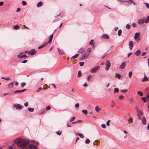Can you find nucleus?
Instances as JSON below:
<instances>
[{
	"instance_id": "54",
	"label": "nucleus",
	"mask_w": 149,
	"mask_h": 149,
	"mask_svg": "<svg viewBox=\"0 0 149 149\" xmlns=\"http://www.w3.org/2000/svg\"><path fill=\"white\" fill-rule=\"evenodd\" d=\"M42 88L41 87H40L36 91L37 92H38L42 90Z\"/></svg>"
},
{
	"instance_id": "3",
	"label": "nucleus",
	"mask_w": 149,
	"mask_h": 149,
	"mask_svg": "<svg viewBox=\"0 0 149 149\" xmlns=\"http://www.w3.org/2000/svg\"><path fill=\"white\" fill-rule=\"evenodd\" d=\"M14 107L16 108V109L20 110L22 109L23 107L22 106L17 104H15L14 105Z\"/></svg>"
},
{
	"instance_id": "7",
	"label": "nucleus",
	"mask_w": 149,
	"mask_h": 149,
	"mask_svg": "<svg viewBox=\"0 0 149 149\" xmlns=\"http://www.w3.org/2000/svg\"><path fill=\"white\" fill-rule=\"evenodd\" d=\"M34 49H32L29 51V54L31 55H34L36 52Z\"/></svg>"
},
{
	"instance_id": "26",
	"label": "nucleus",
	"mask_w": 149,
	"mask_h": 149,
	"mask_svg": "<svg viewBox=\"0 0 149 149\" xmlns=\"http://www.w3.org/2000/svg\"><path fill=\"white\" fill-rule=\"evenodd\" d=\"M137 94L139 95L140 96H142L143 95V93L141 92V91H139L137 92Z\"/></svg>"
},
{
	"instance_id": "6",
	"label": "nucleus",
	"mask_w": 149,
	"mask_h": 149,
	"mask_svg": "<svg viewBox=\"0 0 149 149\" xmlns=\"http://www.w3.org/2000/svg\"><path fill=\"white\" fill-rule=\"evenodd\" d=\"M139 112H137V116L138 119L139 120H140L141 118V116L143 114L141 111H139Z\"/></svg>"
},
{
	"instance_id": "12",
	"label": "nucleus",
	"mask_w": 149,
	"mask_h": 149,
	"mask_svg": "<svg viewBox=\"0 0 149 149\" xmlns=\"http://www.w3.org/2000/svg\"><path fill=\"white\" fill-rule=\"evenodd\" d=\"M144 23V19H139L138 22V23L139 24H142Z\"/></svg>"
},
{
	"instance_id": "18",
	"label": "nucleus",
	"mask_w": 149,
	"mask_h": 149,
	"mask_svg": "<svg viewBox=\"0 0 149 149\" xmlns=\"http://www.w3.org/2000/svg\"><path fill=\"white\" fill-rule=\"evenodd\" d=\"M26 90V89H23L21 90H17L16 91H15L14 92V93H21V92H24Z\"/></svg>"
},
{
	"instance_id": "35",
	"label": "nucleus",
	"mask_w": 149,
	"mask_h": 149,
	"mask_svg": "<svg viewBox=\"0 0 149 149\" xmlns=\"http://www.w3.org/2000/svg\"><path fill=\"white\" fill-rule=\"evenodd\" d=\"M90 142V141L88 139H87L85 141V143L86 144H88Z\"/></svg>"
},
{
	"instance_id": "21",
	"label": "nucleus",
	"mask_w": 149,
	"mask_h": 149,
	"mask_svg": "<svg viewBox=\"0 0 149 149\" xmlns=\"http://www.w3.org/2000/svg\"><path fill=\"white\" fill-rule=\"evenodd\" d=\"M13 85L14 83L13 82H12L8 84V87L9 88H12L13 86Z\"/></svg>"
},
{
	"instance_id": "27",
	"label": "nucleus",
	"mask_w": 149,
	"mask_h": 149,
	"mask_svg": "<svg viewBox=\"0 0 149 149\" xmlns=\"http://www.w3.org/2000/svg\"><path fill=\"white\" fill-rule=\"evenodd\" d=\"M120 91L123 93H126L128 91V90L127 89H123L121 90Z\"/></svg>"
},
{
	"instance_id": "10",
	"label": "nucleus",
	"mask_w": 149,
	"mask_h": 149,
	"mask_svg": "<svg viewBox=\"0 0 149 149\" xmlns=\"http://www.w3.org/2000/svg\"><path fill=\"white\" fill-rule=\"evenodd\" d=\"M47 44H48L47 42L45 43H44L42 45L39 46L38 47V49H41V48H42L45 47L46 45H47Z\"/></svg>"
},
{
	"instance_id": "63",
	"label": "nucleus",
	"mask_w": 149,
	"mask_h": 149,
	"mask_svg": "<svg viewBox=\"0 0 149 149\" xmlns=\"http://www.w3.org/2000/svg\"><path fill=\"white\" fill-rule=\"evenodd\" d=\"M80 65H84V62H80L79 63Z\"/></svg>"
},
{
	"instance_id": "34",
	"label": "nucleus",
	"mask_w": 149,
	"mask_h": 149,
	"mask_svg": "<svg viewBox=\"0 0 149 149\" xmlns=\"http://www.w3.org/2000/svg\"><path fill=\"white\" fill-rule=\"evenodd\" d=\"M82 112L84 114L86 115L88 113V111L86 110H83L82 111Z\"/></svg>"
},
{
	"instance_id": "28",
	"label": "nucleus",
	"mask_w": 149,
	"mask_h": 149,
	"mask_svg": "<svg viewBox=\"0 0 149 149\" xmlns=\"http://www.w3.org/2000/svg\"><path fill=\"white\" fill-rule=\"evenodd\" d=\"M57 49L58 50V53L60 54H64V53H63L59 48H57Z\"/></svg>"
},
{
	"instance_id": "14",
	"label": "nucleus",
	"mask_w": 149,
	"mask_h": 149,
	"mask_svg": "<svg viewBox=\"0 0 149 149\" xmlns=\"http://www.w3.org/2000/svg\"><path fill=\"white\" fill-rule=\"evenodd\" d=\"M148 81V79L147 78V77L145 75L143 79L141 80L143 82L147 81Z\"/></svg>"
},
{
	"instance_id": "57",
	"label": "nucleus",
	"mask_w": 149,
	"mask_h": 149,
	"mask_svg": "<svg viewBox=\"0 0 149 149\" xmlns=\"http://www.w3.org/2000/svg\"><path fill=\"white\" fill-rule=\"evenodd\" d=\"M146 6L148 8H149V4L148 3H146Z\"/></svg>"
},
{
	"instance_id": "58",
	"label": "nucleus",
	"mask_w": 149,
	"mask_h": 149,
	"mask_svg": "<svg viewBox=\"0 0 149 149\" xmlns=\"http://www.w3.org/2000/svg\"><path fill=\"white\" fill-rule=\"evenodd\" d=\"M27 62V60H24L23 61H22L21 62V63H26Z\"/></svg>"
},
{
	"instance_id": "38",
	"label": "nucleus",
	"mask_w": 149,
	"mask_h": 149,
	"mask_svg": "<svg viewBox=\"0 0 149 149\" xmlns=\"http://www.w3.org/2000/svg\"><path fill=\"white\" fill-rule=\"evenodd\" d=\"M22 4L24 6L26 5L27 4L26 2L25 1H22Z\"/></svg>"
},
{
	"instance_id": "44",
	"label": "nucleus",
	"mask_w": 149,
	"mask_h": 149,
	"mask_svg": "<svg viewBox=\"0 0 149 149\" xmlns=\"http://www.w3.org/2000/svg\"><path fill=\"white\" fill-rule=\"evenodd\" d=\"M119 2H127L126 0H117Z\"/></svg>"
},
{
	"instance_id": "47",
	"label": "nucleus",
	"mask_w": 149,
	"mask_h": 149,
	"mask_svg": "<svg viewBox=\"0 0 149 149\" xmlns=\"http://www.w3.org/2000/svg\"><path fill=\"white\" fill-rule=\"evenodd\" d=\"M119 98L120 100H122L124 98V96L123 95H120L119 96Z\"/></svg>"
},
{
	"instance_id": "15",
	"label": "nucleus",
	"mask_w": 149,
	"mask_h": 149,
	"mask_svg": "<svg viewBox=\"0 0 149 149\" xmlns=\"http://www.w3.org/2000/svg\"><path fill=\"white\" fill-rule=\"evenodd\" d=\"M95 110V111L98 113H99L100 111L101 110V109L99 108L98 106H96Z\"/></svg>"
},
{
	"instance_id": "30",
	"label": "nucleus",
	"mask_w": 149,
	"mask_h": 149,
	"mask_svg": "<svg viewBox=\"0 0 149 149\" xmlns=\"http://www.w3.org/2000/svg\"><path fill=\"white\" fill-rule=\"evenodd\" d=\"M20 27L17 24L15 25L14 27L13 28L15 29H17Z\"/></svg>"
},
{
	"instance_id": "49",
	"label": "nucleus",
	"mask_w": 149,
	"mask_h": 149,
	"mask_svg": "<svg viewBox=\"0 0 149 149\" xmlns=\"http://www.w3.org/2000/svg\"><path fill=\"white\" fill-rule=\"evenodd\" d=\"M101 126L102 128H106V125L105 124H102Z\"/></svg>"
},
{
	"instance_id": "52",
	"label": "nucleus",
	"mask_w": 149,
	"mask_h": 149,
	"mask_svg": "<svg viewBox=\"0 0 149 149\" xmlns=\"http://www.w3.org/2000/svg\"><path fill=\"white\" fill-rule=\"evenodd\" d=\"M93 40H91L90 41V42L89 43V44L90 45H92L93 44Z\"/></svg>"
},
{
	"instance_id": "55",
	"label": "nucleus",
	"mask_w": 149,
	"mask_h": 149,
	"mask_svg": "<svg viewBox=\"0 0 149 149\" xmlns=\"http://www.w3.org/2000/svg\"><path fill=\"white\" fill-rule=\"evenodd\" d=\"M24 105L26 107H27L28 106V102H26L25 103H24Z\"/></svg>"
},
{
	"instance_id": "39",
	"label": "nucleus",
	"mask_w": 149,
	"mask_h": 149,
	"mask_svg": "<svg viewBox=\"0 0 149 149\" xmlns=\"http://www.w3.org/2000/svg\"><path fill=\"white\" fill-rule=\"evenodd\" d=\"M135 109L136 110V111L137 112H139V111H141L140 110H139V107L137 106H136V107H135Z\"/></svg>"
},
{
	"instance_id": "17",
	"label": "nucleus",
	"mask_w": 149,
	"mask_h": 149,
	"mask_svg": "<svg viewBox=\"0 0 149 149\" xmlns=\"http://www.w3.org/2000/svg\"><path fill=\"white\" fill-rule=\"evenodd\" d=\"M84 51V49L83 48H81L78 50V52L80 53H82Z\"/></svg>"
},
{
	"instance_id": "19",
	"label": "nucleus",
	"mask_w": 149,
	"mask_h": 149,
	"mask_svg": "<svg viewBox=\"0 0 149 149\" xmlns=\"http://www.w3.org/2000/svg\"><path fill=\"white\" fill-rule=\"evenodd\" d=\"M141 51L140 50H137L136 52H135V54L136 56H139L141 54Z\"/></svg>"
},
{
	"instance_id": "36",
	"label": "nucleus",
	"mask_w": 149,
	"mask_h": 149,
	"mask_svg": "<svg viewBox=\"0 0 149 149\" xmlns=\"http://www.w3.org/2000/svg\"><path fill=\"white\" fill-rule=\"evenodd\" d=\"M77 134L81 138H83L84 137V136L82 134L79 133L78 134Z\"/></svg>"
},
{
	"instance_id": "51",
	"label": "nucleus",
	"mask_w": 149,
	"mask_h": 149,
	"mask_svg": "<svg viewBox=\"0 0 149 149\" xmlns=\"http://www.w3.org/2000/svg\"><path fill=\"white\" fill-rule=\"evenodd\" d=\"M110 66H106V68H105V70H108L109 69Z\"/></svg>"
},
{
	"instance_id": "62",
	"label": "nucleus",
	"mask_w": 149,
	"mask_h": 149,
	"mask_svg": "<svg viewBox=\"0 0 149 149\" xmlns=\"http://www.w3.org/2000/svg\"><path fill=\"white\" fill-rule=\"evenodd\" d=\"M20 8H18L16 10V12H19L20 11Z\"/></svg>"
},
{
	"instance_id": "16",
	"label": "nucleus",
	"mask_w": 149,
	"mask_h": 149,
	"mask_svg": "<svg viewBox=\"0 0 149 149\" xmlns=\"http://www.w3.org/2000/svg\"><path fill=\"white\" fill-rule=\"evenodd\" d=\"M53 35L52 34L49 36V41H48V42L49 43H50L51 42V41H52V40L53 38Z\"/></svg>"
},
{
	"instance_id": "46",
	"label": "nucleus",
	"mask_w": 149,
	"mask_h": 149,
	"mask_svg": "<svg viewBox=\"0 0 149 149\" xmlns=\"http://www.w3.org/2000/svg\"><path fill=\"white\" fill-rule=\"evenodd\" d=\"M141 99L142 100H143L144 102H146V99L145 97H141Z\"/></svg>"
},
{
	"instance_id": "40",
	"label": "nucleus",
	"mask_w": 149,
	"mask_h": 149,
	"mask_svg": "<svg viewBox=\"0 0 149 149\" xmlns=\"http://www.w3.org/2000/svg\"><path fill=\"white\" fill-rule=\"evenodd\" d=\"M132 75V71L130 72H129V74H128L129 77H130V78H131V77Z\"/></svg>"
},
{
	"instance_id": "4",
	"label": "nucleus",
	"mask_w": 149,
	"mask_h": 149,
	"mask_svg": "<svg viewBox=\"0 0 149 149\" xmlns=\"http://www.w3.org/2000/svg\"><path fill=\"white\" fill-rule=\"evenodd\" d=\"M139 35V33H136L134 35V38L137 41H139L140 40V38H138V37Z\"/></svg>"
},
{
	"instance_id": "25",
	"label": "nucleus",
	"mask_w": 149,
	"mask_h": 149,
	"mask_svg": "<svg viewBox=\"0 0 149 149\" xmlns=\"http://www.w3.org/2000/svg\"><path fill=\"white\" fill-rule=\"evenodd\" d=\"M1 78L2 79H4L5 80H6L7 81H8V80L10 81L11 80V79L9 78H6V77H2Z\"/></svg>"
},
{
	"instance_id": "59",
	"label": "nucleus",
	"mask_w": 149,
	"mask_h": 149,
	"mask_svg": "<svg viewBox=\"0 0 149 149\" xmlns=\"http://www.w3.org/2000/svg\"><path fill=\"white\" fill-rule=\"evenodd\" d=\"M132 25L134 27H136V24L134 23H133L132 24Z\"/></svg>"
},
{
	"instance_id": "45",
	"label": "nucleus",
	"mask_w": 149,
	"mask_h": 149,
	"mask_svg": "<svg viewBox=\"0 0 149 149\" xmlns=\"http://www.w3.org/2000/svg\"><path fill=\"white\" fill-rule=\"evenodd\" d=\"M126 28L127 29H129L130 28V25L129 24H127L126 26Z\"/></svg>"
},
{
	"instance_id": "31",
	"label": "nucleus",
	"mask_w": 149,
	"mask_h": 149,
	"mask_svg": "<svg viewBox=\"0 0 149 149\" xmlns=\"http://www.w3.org/2000/svg\"><path fill=\"white\" fill-rule=\"evenodd\" d=\"M111 63L109 61L107 60L106 62L105 65H110Z\"/></svg>"
},
{
	"instance_id": "50",
	"label": "nucleus",
	"mask_w": 149,
	"mask_h": 149,
	"mask_svg": "<svg viewBox=\"0 0 149 149\" xmlns=\"http://www.w3.org/2000/svg\"><path fill=\"white\" fill-rule=\"evenodd\" d=\"M75 118V117L74 116L72 117L70 119V121L72 122L73 121Z\"/></svg>"
},
{
	"instance_id": "2",
	"label": "nucleus",
	"mask_w": 149,
	"mask_h": 149,
	"mask_svg": "<svg viewBox=\"0 0 149 149\" xmlns=\"http://www.w3.org/2000/svg\"><path fill=\"white\" fill-rule=\"evenodd\" d=\"M89 55V53H85L82 56V57H81L80 58L81 60H83L84 59H85L87 58L88 57V56Z\"/></svg>"
},
{
	"instance_id": "60",
	"label": "nucleus",
	"mask_w": 149,
	"mask_h": 149,
	"mask_svg": "<svg viewBox=\"0 0 149 149\" xmlns=\"http://www.w3.org/2000/svg\"><path fill=\"white\" fill-rule=\"evenodd\" d=\"M129 1L128 2L129 3V4H131L132 2H133V1L132 0H129Z\"/></svg>"
},
{
	"instance_id": "42",
	"label": "nucleus",
	"mask_w": 149,
	"mask_h": 149,
	"mask_svg": "<svg viewBox=\"0 0 149 149\" xmlns=\"http://www.w3.org/2000/svg\"><path fill=\"white\" fill-rule=\"evenodd\" d=\"M50 109L51 107L49 106H47L45 108V109L47 111L49 110Z\"/></svg>"
},
{
	"instance_id": "33",
	"label": "nucleus",
	"mask_w": 149,
	"mask_h": 149,
	"mask_svg": "<svg viewBox=\"0 0 149 149\" xmlns=\"http://www.w3.org/2000/svg\"><path fill=\"white\" fill-rule=\"evenodd\" d=\"M79 55V54H76L75 55L73 56L71 58H77L78 56Z\"/></svg>"
},
{
	"instance_id": "5",
	"label": "nucleus",
	"mask_w": 149,
	"mask_h": 149,
	"mask_svg": "<svg viewBox=\"0 0 149 149\" xmlns=\"http://www.w3.org/2000/svg\"><path fill=\"white\" fill-rule=\"evenodd\" d=\"M101 38L102 39H109V36L107 34H103L102 36L101 37Z\"/></svg>"
},
{
	"instance_id": "64",
	"label": "nucleus",
	"mask_w": 149,
	"mask_h": 149,
	"mask_svg": "<svg viewBox=\"0 0 149 149\" xmlns=\"http://www.w3.org/2000/svg\"><path fill=\"white\" fill-rule=\"evenodd\" d=\"M56 133L58 135H60L61 134V132H59V131H58V132H56Z\"/></svg>"
},
{
	"instance_id": "29",
	"label": "nucleus",
	"mask_w": 149,
	"mask_h": 149,
	"mask_svg": "<svg viewBox=\"0 0 149 149\" xmlns=\"http://www.w3.org/2000/svg\"><path fill=\"white\" fill-rule=\"evenodd\" d=\"M122 33V30L121 29H120L118 31V35L119 36H121Z\"/></svg>"
},
{
	"instance_id": "23",
	"label": "nucleus",
	"mask_w": 149,
	"mask_h": 149,
	"mask_svg": "<svg viewBox=\"0 0 149 149\" xmlns=\"http://www.w3.org/2000/svg\"><path fill=\"white\" fill-rule=\"evenodd\" d=\"M119 91V89L117 88H115L114 89V93H115L116 92L118 93Z\"/></svg>"
},
{
	"instance_id": "20",
	"label": "nucleus",
	"mask_w": 149,
	"mask_h": 149,
	"mask_svg": "<svg viewBox=\"0 0 149 149\" xmlns=\"http://www.w3.org/2000/svg\"><path fill=\"white\" fill-rule=\"evenodd\" d=\"M121 75L120 74L118 73H116L115 76V78H118V79H120V78Z\"/></svg>"
},
{
	"instance_id": "48",
	"label": "nucleus",
	"mask_w": 149,
	"mask_h": 149,
	"mask_svg": "<svg viewBox=\"0 0 149 149\" xmlns=\"http://www.w3.org/2000/svg\"><path fill=\"white\" fill-rule=\"evenodd\" d=\"M125 66H120L119 68L120 69H123L125 67Z\"/></svg>"
},
{
	"instance_id": "22",
	"label": "nucleus",
	"mask_w": 149,
	"mask_h": 149,
	"mask_svg": "<svg viewBox=\"0 0 149 149\" xmlns=\"http://www.w3.org/2000/svg\"><path fill=\"white\" fill-rule=\"evenodd\" d=\"M42 4V1H40L38 2L37 5V6L38 7H39L41 6Z\"/></svg>"
},
{
	"instance_id": "41",
	"label": "nucleus",
	"mask_w": 149,
	"mask_h": 149,
	"mask_svg": "<svg viewBox=\"0 0 149 149\" xmlns=\"http://www.w3.org/2000/svg\"><path fill=\"white\" fill-rule=\"evenodd\" d=\"M26 85V83L24 82H23L21 84V86L22 87H24Z\"/></svg>"
},
{
	"instance_id": "24",
	"label": "nucleus",
	"mask_w": 149,
	"mask_h": 149,
	"mask_svg": "<svg viewBox=\"0 0 149 149\" xmlns=\"http://www.w3.org/2000/svg\"><path fill=\"white\" fill-rule=\"evenodd\" d=\"M82 75V74L80 70L78 72V74L77 77H79Z\"/></svg>"
},
{
	"instance_id": "1",
	"label": "nucleus",
	"mask_w": 149,
	"mask_h": 149,
	"mask_svg": "<svg viewBox=\"0 0 149 149\" xmlns=\"http://www.w3.org/2000/svg\"><path fill=\"white\" fill-rule=\"evenodd\" d=\"M100 68V66H97L91 70V72L92 73H95Z\"/></svg>"
},
{
	"instance_id": "53",
	"label": "nucleus",
	"mask_w": 149,
	"mask_h": 149,
	"mask_svg": "<svg viewBox=\"0 0 149 149\" xmlns=\"http://www.w3.org/2000/svg\"><path fill=\"white\" fill-rule=\"evenodd\" d=\"M79 103H77L75 105V107L76 108H78L79 107Z\"/></svg>"
},
{
	"instance_id": "61",
	"label": "nucleus",
	"mask_w": 149,
	"mask_h": 149,
	"mask_svg": "<svg viewBox=\"0 0 149 149\" xmlns=\"http://www.w3.org/2000/svg\"><path fill=\"white\" fill-rule=\"evenodd\" d=\"M128 120L131 121V123H132V121H133L132 118V117L130 118H129V119Z\"/></svg>"
},
{
	"instance_id": "9",
	"label": "nucleus",
	"mask_w": 149,
	"mask_h": 149,
	"mask_svg": "<svg viewBox=\"0 0 149 149\" xmlns=\"http://www.w3.org/2000/svg\"><path fill=\"white\" fill-rule=\"evenodd\" d=\"M142 122L144 125H146V120L145 117H143L142 120Z\"/></svg>"
},
{
	"instance_id": "32",
	"label": "nucleus",
	"mask_w": 149,
	"mask_h": 149,
	"mask_svg": "<svg viewBox=\"0 0 149 149\" xmlns=\"http://www.w3.org/2000/svg\"><path fill=\"white\" fill-rule=\"evenodd\" d=\"M27 110L30 112H33L34 111V109L33 108H28L27 109Z\"/></svg>"
},
{
	"instance_id": "13",
	"label": "nucleus",
	"mask_w": 149,
	"mask_h": 149,
	"mask_svg": "<svg viewBox=\"0 0 149 149\" xmlns=\"http://www.w3.org/2000/svg\"><path fill=\"white\" fill-rule=\"evenodd\" d=\"M129 47L130 49H132L133 47V42L132 41H130L129 43Z\"/></svg>"
},
{
	"instance_id": "37",
	"label": "nucleus",
	"mask_w": 149,
	"mask_h": 149,
	"mask_svg": "<svg viewBox=\"0 0 149 149\" xmlns=\"http://www.w3.org/2000/svg\"><path fill=\"white\" fill-rule=\"evenodd\" d=\"M149 21V16H148L147 17V18L146 19V20L145 21H144V22L146 23H147L148 22V21Z\"/></svg>"
},
{
	"instance_id": "56",
	"label": "nucleus",
	"mask_w": 149,
	"mask_h": 149,
	"mask_svg": "<svg viewBox=\"0 0 149 149\" xmlns=\"http://www.w3.org/2000/svg\"><path fill=\"white\" fill-rule=\"evenodd\" d=\"M110 122V120H109L107 121V125H109V123Z\"/></svg>"
},
{
	"instance_id": "43",
	"label": "nucleus",
	"mask_w": 149,
	"mask_h": 149,
	"mask_svg": "<svg viewBox=\"0 0 149 149\" xmlns=\"http://www.w3.org/2000/svg\"><path fill=\"white\" fill-rule=\"evenodd\" d=\"M92 77V76L91 75H89L87 77V81H89L90 79Z\"/></svg>"
},
{
	"instance_id": "11",
	"label": "nucleus",
	"mask_w": 149,
	"mask_h": 149,
	"mask_svg": "<svg viewBox=\"0 0 149 149\" xmlns=\"http://www.w3.org/2000/svg\"><path fill=\"white\" fill-rule=\"evenodd\" d=\"M18 58L19 59L22 58H25L27 57V56L26 54H23L22 55H19L18 56Z\"/></svg>"
},
{
	"instance_id": "8",
	"label": "nucleus",
	"mask_w": 149,
	"mask_h": 149,
	"mask_svg": "<svg viewBox=\"0 0 149 149\" xmlns=\"http://www.w3.org/2000/svg\"><path fill=\"white\" fill-rule=\"evenodd\" d=\"M30 149H37V147L33 144H31L29 146Z\"/></svg>"
}]
</instances>
